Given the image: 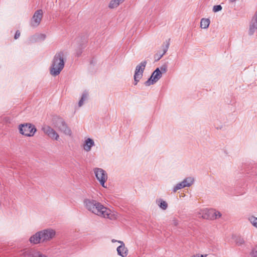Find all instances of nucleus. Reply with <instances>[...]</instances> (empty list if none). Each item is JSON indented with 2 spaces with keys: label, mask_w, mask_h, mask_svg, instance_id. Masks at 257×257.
Instances as JSON below:
<instances>
[{
  "label": "nucleus",
  "mask_w": 257,
  "mask_h": 257,
  "mask_svg": "<svg viewBox=\"0 0 257 257\" xmlns=\"http://www.w3.org/2000/svg\"><path fill=\"white\" fill-rule=\"evenodd\" d=\"M83 204L87 210L99 216L110 220L116 219V215L114 213L95 200L85 198L83 200Z\"/></svg>",
  "instance_id": "1"
},
{
  "label": "nucleus",
  "mask_w": 257,
  "mask_h": 257,
  "mask_svg": "<svg viewBox=\"0 0 257 257\" xmlns=\"http://www.w3.org/2000/svg\"><path fill=\"white\" fill-rule=\"evenodd\" d=\"M65 55L63 51L56 53L50 68V74L54 76L58 75L64 67Z\"/></svg>",
  "instance_id": "2"
},
{
  "label": "nucleus",
  "mask_w": 257,
  "mask_h": 257,
  "mask_svg": "<svg viewBox=\"0 0 257 257\" xmlns=\"http://www.w3.org/2000/svg\"><path fill=\"white\" fill-rule=\"evenodd\" d=\"M18 128L21 134L27 137L33 136L37 131L35 125L30 123L20 124Z\"/></svg>",
  "instance_id": "3"
},
{
  "label": "nucleus",
  "mask_w": 257,
  "mask_h": 257,
  "mask_svg": "<svg viewBox=\"0 0 257 257\" xmlns=\"http://www.w3.org/2000/svg\"><path fill=\"white\" fill-rule=\"evenodd\" d=\"M221 216V213L214 209H205L198 213V217L206 219H214Z\"/></svg>",
  "instance_id": "4"
},
{
  "label": "nucleus",
  "mask_w": 257,
  "mask_h": 257,
  "mask_svg": "<svg viewBox=\"0 0 257 257\" xmlns=\"http://www.w3.org/2000/svg\"><path fill=\"white\" fill-rule=\"evenodd\" d=\"M54 126L65 135L71 136L72 132L70 127L62 118H58L54 124Z\"/></svg>",
  "instance_id": "5"
},
{
  "label": "nucleus",
  "mask_w": 257,
  "mask_h": 257,
  "mask_svg": "<svg viewBox=\"0 0 257 257\" xmlns=\"http://www.w3.org/2000/svg\"><path fill=\"white\" fill-rule=\"evenodd\" d=\"M146 64L147 61H144L136 66L134 74L135 85H137L138 82L142 78Z\"/></svg>",
  "instance_id": "6"
},
{
  "label": "nucleus",
  "mask_w": 257,
  "mask_h": 257,
  "mask_svg": "<svg viewBox=\"0 0 257 257\" xmlns=\"http://www.w3.org/2000/svg\"><path fill=\"white\" fill-rule=\"evenodd\" d=\"M94 173L97 180L103 187H106L104 184L107 180V175L106 173L102 169L95 168L94 169Z\"/></svg>",
  "instance_id": "7"
},
{
  "label": "nucleus",
  "mask_w": 257,
  "mask_h": 257,
  "mask_svg": "<svg viewBox=\"0 0 257 257\" xmlns=\"http://www.w3.org/2000/svg\"><path fill=\"white\" fill-rule=\"evenodd\" d=\"M162 76V72L159 68L153 72L151 76L147 81L145 82L146 86H150L157 82Z\"/></svg>",
  "instance_id": "8"
},
{
  "label": "nucleus",
  "mask_w": 257,
  "mask_h": 257,
  "mask_svg": "<svg viewBox=\"0 0 257 257\" xmlns=\"http://www.w3.org/2000/svg\"><path fill=\"white\" fill-rule=\"evenodd\" d=\"M20 257H47L45 254L33 249H25L20 253Z\"/></svg>",
  "instance_id": "9"
},
{
  "label": "nucleus",
  "mask_w": 257,
  "mask_h": 257,
  "mask_svg": "<svg viewBox=\"0 0 257 257\" xmlns=\"http://www.w3.org/2000/svg\"><path fill=\"white\" fill-rule=\"evenodd\" d=\"M170 39H169L166 40L162 45V49L163 50L162 53H161L160 51H159L156 54H155L154 58L156 61H159L166 53L170 46Z\"/></svg>",
  "instance_id": "10"
},
{
  "label": "nucleus",
  "mask_w": 257,
  "mask_h": 257,
  "mask_svg": "<svg viewBox=\"0 0 257 257\" xmlns=\"http://www.w3.org/2000/svg\"><path fill=\"white\" fill-rule=\"evenodd\" d=\"M42 242L52 239L55 235V231L51 229H44L40 231Z\"/></svg>",
  "instance_id": "11"
},
{
  "label": "nucleus",
  "mask_w": 257,
  "mask_h": 257,
  "mask_svg": "<svg viewBox=\"0 0 257 257\" xmlns=\"http://www.w3.org/2000/svg\"><path fill=\"white\" fill-rule=\"evenodd\" d=\"M44 133L50 138L55 140H58L59 136L58 133L52 128L48 125H46L42 128Z\"/></svg>",
  "instance_id": "12"
},
{
  "label": "nucleus",
  "mask_w": 257,
  "mask_h": 257,
  "mask_svg": "<svg viewBox=\"0 0 257 257\" xmlns=\"http://www.w3.org/2000/svg\"><path fill=\"white\" fill-rule=\"evenodd\" d=\"M43 17V11L42 10H38L34 13L31 21V26L33 27L38 26L42 20Z\"/></svg>",
  "instance_id": "13"
},
{
  "label": "nucleus",
  "mask_w": 257,
  "mask_h": 257,
  "mask_svg": "<svg viewBox=\"0 0 257 257\" xmlns=\"http://www.w3.org/2000/svg\"><path fill=\"white\" fill-rule=\"evenodd\" d=\"M120 245L117 247V252L118 255L122 257H125L128 253V250L122 241H118Z\"/></svg>",
  "instance_id": "14"
},
{
  "label": "nucleus",
  "mask_w": 257,
  "mask_h": 257,
  "mask_svg": "<svg viewBox=\"0 0 257 257\" xmlns=\"http://www.w3.org/2000/svg\"><path fill=\"white\" fill-rule=\"evenodd\" d=\"M94 146V142L93 140L90 138L87 139L83 145V149L86 151L89 152L91 150V148Z\"/></svg>",
  "instance_id": "15"
},
{
  "label": "nucleus",
  "mask_w": 257,
  "mask_h": 257,
  "mask_svg": "<svg viewBox=\"0 0 257 257\" xmlns=\"http://www.w3.org/2000/svg\"><path fill=\"white\" fill-rule=\"evenodd\" d=\"M29 240L31 243L34 244H37L42 242L40 231L36 233L34 235L32 236L30 238Z\"/></svg>",
  "instance_id": "16"
},
{
  "label": "nucleus",
  "mask_w": 257,
  "mask_h": 257,
  "mask_svg": "<svg viewBox=\"0 0 257 257\" xmlns=\"http://www.w3.org/2000/svg\"><path fill=\"white\" fill-rule=\"evenodd\" d=\"M88 92L87 91H84L82 95L80 100L78 102V106L81 107L84 104V101L87 100L88 97Z\"/></svg>",
  "instance_id": "17"
},
{
  "label": "nucleus",
  "mask_w": 257,
  "mask_h": 257,
  "mask_svg": "<svg viewBox=\"0 0 257 257\" xmlns=\"http://www.w3.org/2000/svg\"><path fill=\"white\" fill-rule=\"evenodd\" d=\"M194 181V179L190 177L184 179L182 182L183 184L184 185L185 187H190L192 184H193Z\"/></svg>",
  "instance_id": "18"
},
{
  "label": "nucleus",
  "mask_w": 257,
  "mask_h": 257,
  "mask_svg": "<svg viewBox=\"0 0 257 257\" xmlns=\"http://www.w3.org/2000/svg\"><path fill=\"white\" fill-rule=\"evenodd\" d=\"M157 203L158 206L163 210H166L168 207L167 203L162 199L157 200Z\"/></svg>",
  "instance_id": "19"
},
{
  "label": "nucleus",
  "mask_w": 257,
  "mask_h": 257,
  "mask_svg": "<svg viewBox=\"0 0 257 257\" xmlns=\"http://www.w3.org/2000/svg\"><path fill=\"white\" fill-rule=\"evenodd\" d=\"M210 24V20L208 19L203 18L201 20L200 27L203 29H207Z\"/></svg>",
  "instance_id": "20"
},
{
  "label": "nucleus",
  "mask_w": 257,
  "mask_h": 257,
  "mask_svg": "<svg viewBox=\"0 0 257 257\" xmlns=\"http://www.w3.org/2000/svg\"><path fill=\"white\" fill-rule=\"evenodd\" d=\"M120 3H121L118 2V0H111L109 3V7L111 9L116 8Z\"/></svg>",
  "instance_id": "21"
},
{
  "label": "nucleus",
  "mask_w": 257,
  "mask_h": 257,
  "mask_svg": "<svg viewBox=\"0 0 257 257\" xmlns=\"http://www.w3.org/2000/svg\"><path fill=\"white\" fill-rule=\"evenodd\" d=\"M184 185L183 184L182 182H180L176 184V186H174L173 188V191L174 192H176L177 190L181 189L182 188H184Z\"/></svg>",
  "instance_id": "22"
},
{
  "label": "nucleus",
  "mask_w": 257,
  "mask_h": 257,
  "mask_svg": "<svg viewBox=\"0 0 257 257\" xmlns=\"http://www.w3.org/2000/svg\"><path fill=\"white\" fill-rule=\"evenodd\" d=\"M250 223L256 228H257V218L254 216H251L249 218Z\"/></svg>",
  "instance_id": "23"
},
{
  "label": "nucleus",
  "mask_w": 257,
  "mask_h": 257,
  "mask_svg": "<svg viewBox=\"0 0 257 257\" xmlns=\"http://www.w3.org/2000/svg\"><path fill=\"white\" fill-rule=\"evenodd\" d=\"M235 242H236V243L238 245H241L244 244V240L243 238H242L241 237H238L236 239Z\"/></svg>",
  "instance_id": "24"
},
{
  "label": "nucleus",
  "mask_w": 257,
  "mask_h": 257,
  "mask_svg": "<svg viewBox=\"0 0 257 257\" xmlns=\"http://www.w3.org/2000/svg\"><path fill=\"white\" fill-rule=\"evenodd\" d=\"M250 255L251 257L257 256V246L252 249L250 252Z\"/></svg>",
  "instance_id": "25"
},
{
  "label": "nucleus",
  "mask_w": 257,
  "mask_h": 257,
  "mask_svg": "<svg viewBox=\"0 0 257 257\" xmlns=\"http://www.w3.org/2000/svg\"><path fill=\"white\" fill-rule=\"evenodd\" d=\"M222 10V7L220 5H216L213 7V11L214 12H217Z\"/></svg>",
  "instance_id": "26"
},
{
  "label": "nucleus",
  "mask_w": 257,
  "mask_h": 257,
  "mask_svg": "<svg viewBox=\"0 0 257 257\" xmlns=\"http://www.w3.org/2000/svg\"><path fill=\"white\" fill-rule=\"evenodd\" d=\"M161 71L162 72V73H166L167 69V67L165 65L164 66H162L161 67Z\"/></svg>",
  "instance_id": "27"
},
{
  "label": "nucleus",
  "mask_w": 257,
  "mask_h": 257,
  "mask_svg": "<svg viewBox=\"0 0 257 257\" xmlns=\"http://www.w3.org/2000/svg\"><path fill=\"white\" fill-rule=\"evenodd\" d=\"M20 32L19 31V30H17L16 32V33H15V39H17L18 38H19V37L20 36Z\"/></svg>",
  "instance_id": "28"
},
{
  "label": "nucleus",
  "mask_w": 257,
  "mask_h": 257,
  "mask_svg": "<svg viewBox=\"0 0 257 257\" xmlns=\"http://www.w3.org/2000/svg\"><path fill=\"white\" fill-rule=\"evenodd\" d=\"M172 223L174 226H177L178 225V221L177 220H176V219H174L172 220Z\"/></svg>",
  "instance_id": "29"
},
{
  "label": "nucleus",
  "mask_w": 257,
  "mask_h": 257,
  "mask_svg": "<svg viewBox=\"0 0 257 257\" xmlns=\"http://www.w3.org/2000/svg\"><path fill=\"white\" fill-rule=\"evenodd\" d=\"M40 37L43 40H44L46 38V36L44 34H41Z\"/></svg>",
  "instance_id": "30"
},
{
  "label": "nucleus",
  "mask_w": 257,
  "mask_h": 257,
  "mask_svg": "<svg viewBox=\"0 0 257 257\" xmlns=\"http://www.w3.org/2000/svg\"><path fill=\"white\" fill-rule=\"evenodd\" d=\"M191 257H200V255L199 254H196L195 255H193Z\"/></svg>",
  "instance_id": "31"
},
{
  "label": "nucleus",
  "mask_w": 257,
  "mask_h": 257,
  "mask_svg": "<svg viewBox=\"0 0 257 257\" xmlns=\"http://www.w3.org/2000/svg\"><path fill=\"white\" fill-rule=\"evenodd\" d=\"M81 54V51H79L77 53L76 55L77 56H79Z\"/></svg>",
  "instance_id": "32"
},
{
  "label": "nucleus",
  "mask_w": 257,
  "mask_h": 257,
  "mask_svg": "<svg viewBox=\"0 0 257 257\" xmlns=\"http://www.w3.org/2000/svg\"><path fill=\"white\" fill-rule=\"evenodd\" d=\"M206 255H203V254H201L200 255V257H206Z\"/></svg>",
  "instance_id": "33"
},
{
  "label": "nucleus",
  "mask_w": 257,
  "mask_h": 257,
  "mask_svg": "<svg viewBox=\"0 0 257 257\" xmlns=\"http://www.w3.org/2000/svg\"><path fill=\"white\" fill-rule=\"evenodd\" d=\"M111 241H112V242H116V241H117V240H115V239H112V240H111Z\"/></svg>",
  "instance_id": "34"
},
{
  "label": "nucleus",
  "mask_w": 257,
  "mask_h": 257,
  "mask_svg": "<svg viewBox=\"0 0 257 257\" xmlns=\"http://www.w3.org/2000/svg\"><path fill=\"white\" fill-rule=\"evenodd\" d=\"M124 0H118V2H120L121 3H122Z\"/></svg>",
  "instance_id": "35"
}]
</instances>
